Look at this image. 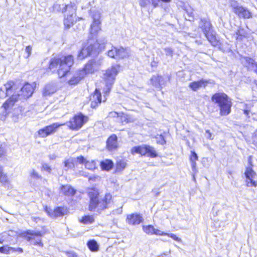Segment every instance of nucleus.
I'll return each mask as SVG.
<instances>
[{"label":"nucleus","instance_id":"1","mask_svg":"<svg viewBox=\"0 0 257 257\" xmlns=\"http://www.w3.org/2000/svg\"><path fill=\"white\" fill-rule=\"evenodd\" d=\"M87 194L89 199L88 206L89 211L100 212L109 206L112 199L110 193L106 194L102 199H100L98 189L95 187H90L87 189Z\"/></svg>","mask_w":257,"mask_h":257},{"label":"nucleus","instance_id":"2","mask_svg":"<svg viewBox=\"0 0 257 257\" xmlns=\"http://www.w3.org/2000/svg\"><path fill=\"white\" fill-rule=\"evenodd\" d=\"M73 63L74 60L72 55L53 58L50 61L49 69L53 72H57L59 77L61 78L69 71Z\"/></svg>","mask_w":257,"mask_h":257},{"label":"nucleus","instance_id":"3","mask_svg":"<svg viewBox=\"0 0 257 257\" xmlns=\"http://www.w3.org/2000/svg\"><path fill=\"white\" fill-rule=\"evenodd\" d=\"M41 228V231H36L30 229L23 231L19 233V236L27 241L31 242L32 245L42 248L44 243L41 237L48 233V230L45 226H43Z\"/></svg>","mask_w":257,"mask_h":257},{"label":"nucleus","instance_id":"4","mask_svg":"<svg viewBox=\"0 0 257 257\" xmlns=\"http://www.w3.org/2000/svg\"><path fill=\"white\" fill-rule=\"evenodd\" d=\"M36 85L35 83L32 84L26 83L20 90L18 96L13 95L9 99L4 103L3 107L4 110L7 111L12 107L15 103L17 101L18 98L20 99H27L31 96L34 92Z\"/></svg>","mask_w":257,"mask_h":257},{"label":"nucleus","instance_id":"5","mask_svg":"<svg viewBox=\"0 0 257 257\" xmlns=\"http://www.w3.org/2000/svg\"><path fill=\"white\" fill-rule=\"evenodd\" d=\"M212 101L217 104L221 112H230L232 106L231 99L224 93H216L211 98Z\"/></svg>","mask_w":257,"mask_h":257},{"label":"nucleus","instance_id":"6","mask_svg":"<svg viewBox=\"0 0 257 257\" xmlns=\"http://www.w3.org/2000/svg\"><path fill=\"white\" fill-rule=\"evenodd\" d=\"M92 41V40L90 39L87 44L83 47L78 55L79 59H83L92 53H98V50L103 47V43H100L97 40L96 43L93 44Z\"/></svg>","mask_w":257,"mask_h":257},{"label":"nucleus","instance_id":"7","mask_svg":"<svg viewBox=\"0 0 257 257\" xmlns=\"http://www.w3.org/2000/svg\"><path fill=\"white\" fill-rule=\"evenodd\" d=\"M87 116L82 113H78L73 116L68 121V127L72 131H78L88 121Z\"/></svg>","mask_w":257,"mask_h":257},{"label":"nucleus","instance_id":"8","mask_svg":"<svg viewBox=\"0 0 257 257\" xmlns=\"http://www.w3.org/2000/svg\"><path fill=\"white\" fill-rule=\"evenodd\" d=\"M248 161L250 166L246 168L244 172L245 183L248 187H256L257 186V174L252 168L253 165L251 163V156L248 157Z\"/></svg>","mask_w":257,"mask_h":257},{"label":"nucleus","instance_id":"9","mask_svg":"<svg viewBox=\"0 0 257 257\" xmlns=\"http://www.w3.org/2000/svg\"><path fill=\"white\" fill-rule=\"evenodd\" d=\"M76 7L74 4H70L67 5H65L62 12H65L68 11L70 14L67 15V17L65 18L64 20V26L69 28L72 26L75 22V12H76Z\"/></svg>","mask_w":257,"mask_h":257},{"label":"nucleus","instance_id":"10","mask_svg":"<svg viewBox=\"0 0 257 257\" xmlns=\"http://www.w3.org/2000/svg\"><path fill=\"white\" fill-rule=\"evenodd\" d=\"M131 153L133 155L135 154H139L141 155L147 154L152 158H155L157 156L153 147L145 145L133 147L131 150Z\"/></svg>","mask_w":257,"mask_h":257},{"label":"nucleus","instance_id":"11","mask_svg":"<svg viewBox=\"0 0 257 257\" xmlns=\"http://www.w3.org/2000/svg\"><path fill=\"white\" fill-rule=\"evenodd\" d=\"M91 15L93 22L90 27V34L93 37L101 30L100 15L98 11H91Z\"/></svg>","mask_w":257,"mask_h":257},{"label":"nucleus","instance_id":"12","mask_svg":"<svg viewBox=\"0 0 257 257\" xmlns=\"http://www.w3.org/2000/svg\"><path fill=\"white\" fill-rule=\"evenodd\" d=\"M100 65L99 61L95 60L89 61L85 66V67L82 70H79L80 72L83 71L85 72V76L88 74L92 73L95 71H96Z\"/></svg>","mask_w":257,"mask_h":257},{"label":"nucleus","instance_id":"13","mask_svg":"<svg viewBox=\"0 0 257 257\" xmlns=\"http://www.w3.org/2000/svg\"><path fill=\"white\" fill-rule=\"evenodd\" d=\"M69 212V208L66 206H57L52 210V218L62 217L67 215Z\"/></svg>","mask_w":257,"mask_h":257},{"label":"nucleus","instance_id":"14","mask_svg":"<svg viewBox=\"0 0 257 257\" xmlns=\"http://www.w3.org/2000/svg\"><path fill=\"white\" fill-rule=\"evenodd\" d=\"M90 106L92 108L96 107L101 102V95L99 90L96 89L93 94L90 96Z\"/></svg>","mask_w":257,"mask_h":257},{"label":"nucleus","instance_id":"15","mask_svg":"<svg viewBox=\"0 0 257 257\" xmlns=\"http://www.w3.org/2000/svg\"><path fill=\"white\" fill-rule=\"evenodd\" d=\"M60 190L63 195L67 197H73L77 192L76 190L70 185H61Z\"/></svg>","mask_w":257,"mask_h":257},{"label":"nucleus","instance_id":"16","mask_svg":"<svg viewBox=\"0 0 257 257\" xmlns=\"http://www.w3.org/2000/svg\"><path fill=\"white\" fill-rule=\"evenodd\" d=\"M143 217L138 214H132L128 215L126 218V222L129 224H139L143 221Z\"/></svg>","mask_w":257,"mask_h":257},{"label":"nucleus","instance_id":"17","mask_svg":"<svg viewBox=\"0 0 257 257\" xmlns=\"http://www.w3.org/2000/svg\"><path fill=\"white\" fill-rule=\"evenodd\" d=\"M234 14L240 18L250 19L252 17L251 13L247 8L242 6L239 7Z\"/></svg>","mask_w":257,"mask_h":257},{"label":"nucleus","instance_id":"18","mask_svg":"<svg viewBox=\"0 0 257 257\" xmlns=\"http://www.w3.org/2000/svg\"><path fill=\"white\" fill-rule=\"evenodd\" d=\"M199 27L201 29L204 34L212 31V26L210 22L205 18L201 19Z\"/></svg>","mask_w":257,"mask_h":257},{"label":"nucleus","instance_id":"19","mask_svg":"<svg viewBox=\"0 0 257 257\" xmlns=\"http://www.w3.org/2000/svg\"><path fill=\"white\" fill-rule=\"evenodd\" d=\"M208 83V81L202 79L198 81L193 82L189 84V87L194 91H197L201 87H205Z\"/></svg>","mask_w":257,"mask_h":257},{"label":"nucleus","instance_id":"20","mask_svg":"<svg viewBox=\"0 0 257 257\" xmlns=\"http://www.w3.org/2000/svg\"><path fill=\"white\" fill-rule=\"evenodd\" d=\"M85 77V72L78 71L77 73L74 75L69 81V83L71 85H75L78 83L82 79Z\"/></svg>","mask_w":257,"mask_h":257},{"label":"nucleus","instance_id":"21","mask_svg":"<svg viewBox=\"0 0 257 257\" xmlns=\"http://www.w3.org/2000/svg\"><path fill=\"white\" fill-rule=\"evenodd\" d=\"M56 91V87L53 84L46 85L43 90V95L46 96L54 93Z\"/></svg>","mask_w":257,"mask_h":257},{"label":"nucleus","instance_id":"22","mask_svg":"<svg viewBox=\"0 0 257 257\" xmlns=\"http://www.w3.org/2000/svg\"><path fill=\"white\" fill-rule=\"evenodd\" d=\"M0 183L4 186H9L10 184V180L7 175L3 171V168L0 166Z\"/></svg>","mask_w":257,"mask_h":257},{"label":"nucleus","instance_id":"23","mask_svg":"<svg viewBox=\"0 0 257 257\" xmlns=\"http://www.w3.org/2000/svg\"><path fill=\"white\" fill-rule=\"evenodd\" d=\"M61 124L57 123H53L50 125L45 126L49 135H51L55 133L58 130V128L61 125Z\"/></svg>","mask_w":257,"mask_h":257},{"label":"nucleus","instance_id":"24","mask_svg":"<svg viewBox=\"0 0 257 257\" xmlns=\"http://www.w3.org/2000/svg\"><path fill=\"white\" fill-rule=\"evenodd\" d=\"M115 49L116 56L118 58H122L128 56L129 52L126 49H124L122 47H120L119 48H115Z\"/></svg>","mask_w":257,"mask_h":257},{"label":"nucleus","instance_id":"25","mask_svg":"<svg viewBox=\"0 0 257 257\" xmlns=\"http://www.w3.org/2000/svg\"><path fill=\"white\" fill-rule=\"evenodd\" d=\"M208 41L213 45L216 46L218 42L217 41L215 35L211 31L204 34Z\"/></svg>","mask_w":257,"mask_h":257},{"label":"nucleus","instance_id":"26","mask_svg":"<svg viewBox=\"0 0 257 257\" xmlns=\"http://www.w3.org/2000/svg\"><path fill=\"white\" fill-rule=\"evenodd\" d=\"M79 222L84 224H91L94 222V218L93 215H86L80 218Z\"/></svg>","mask_w":257,"mask_h":257},{"label":"nucleus","instance_id":"27","mask_svg":"<svg viewBox=\"0 0 257 257\" xmlns=\"http://www.w3.org/2000/svg\"><path fill=\"white\" fill-rule=\"evenodd\" d=\"M87 245L89 249L91 251L95 252L98 250V245L94 239L88 240L87 242Z\"/></svg>","mask_w":257,"mask_h":257},{"label":"nucleus","instance_id":"28","mask_svg":"<svg viewBox=\"0 0 257 257\" xmlns=\"http://www.w3.org/2000/svg\"><path fill=\"white\" fill-rule=\"evenodd\" d=\"M126 166V162L124 159H120L117 161L115 172H119L122 171Z\"/></svg>","mask_w":257,"mask_h":257},{"label":"nucleus","instance_id":"29","mask_svg":"<svg viewBox=\"0 0 257 257\" xmlns=\"http://www.w3.org/2000/svg\"><path fill=\"white\" fill-rule=\"evenodd\" d=\"M104 79H105L107 85L111 84L112 81V69H107L104 74Z\"/></svg>","mask_w":257,"mask_h":257},{"label":"nucleus","instance_id":"30","mask_svg":"<svg viewBox=\"0 0 257 257\" xmlns=\"http://www.w3.org/2000/svg\"><path fill=\"white\" fill-rule=\"evenodd\" d=\"M100 166L102 170L108 171L112 167V162L111 160H106L101 162Z\"/></svg>","mask_w":257,"mask_h":257},{"label":"nucleus","instance_id":"31","mask_svg":"<svg viewBox=\"0 0 257 257\" xmlns=\"http://www.w3.org/2000/svg\"><path fill=\"white\" fill-rule=\"evenodd\" d=\"M162 79V77L161 76H153L151 78V81L153 85L158 86L161 84Z\"/></svg>","mask_w":257,"mask_h":257},{"label":"nucleus","instance_id":"32","mask_svg":"<svg viewBox=\"0 0 257 257\" xmlns=\"http://www.w3.org/2000/svg\"><path fill=\"white\" fill-rule=\"evenodd\" d=\"M64 165L68 169L75 167V160L73 159H67L64 161Z\"/></svg>","mask_w":257,"mask_h":257},{"label":"nucleus","instance_id":"33","mask_svg":"<svg viewBox=\"0 0 257 257\" xmlns=\"http://www.w3.org/2000/svg\"><path fill=\"white\" fill-rule=\"evenodd\" d=\"M143 229L144 231L148 234H154L155 228L153 225H149L143 226Z\"/></svg>","mask_w":257,"mask_h":257},{"label":"nucleus","instance_id":"34","mask_svg":"<svg viewBox=\"0 0 257 257\" xmlns=\"http://www.w3.org/2000/svg\"><path fill=\"white\" fill-rule=\"evenodd\" d=\"M12 250V247L9 246L8 245L0 246V252L1 253L9 254Z\"/></svg>","mask_w":257,"mask_h":257},{"label":"nucleus","instance_id":"35","mask_svg":"<svg viewBox=\"0 0 257 257\" xmlns=\"http://www.w3.org/2000/svg\"><path fill=\"white\" fill-rule=\"evenodd\" d=\"M37 134L39 137L42 138L49 136L45 127L39 130L37 132Z\"/></svg>","mask_w":257,"mask_h":257},{"label":"nucleus","instance_id":"36","mask_svg":"<svg viewBox=\"0 0 257 257\" xmlns=\"http://www.w3.org/2000/svg\"><path fill=\"white\" fill-rule=\"evenodd\" d=\"M37 134L39 137L42 138L49 136L45 127L39 130L37 132Z\"/></svg>","mask_w":257,"mask_h":257},{"label":"nucleus","instance_id":"37","mask_svg":"<svg viewBox=\"0 0 257 257\" xmlns=\"http://www.w3.org/2000/svg\"><path fill=\"white\" fill-rule=\"evenodd\" d=\"M192 170V177L193 180H195V175L198 173V169L197 168L196 162H190Z\"/></svg>","mask_w":257,"mask_h":257},{"label":"nucleus","instance_id":"38","mask_svg":"<svg viewBox=\"0 0 257 257\" xmlns=\"http://www.w3.org/2000/svg\"><path fill=\"white\" fill-rule=\"evenodd\" d=\"M76 160L79 164H84L86 167H87L88 164H90V162L88 161H87L82 156L77 157Z\"/></svg>","mask_w":257,"mask_h":257},{"label":"nucleus","instance_id":"39","mask_svg":"<svg viewBox=\"0 0 257 257\" xmlns=\"http://www.w3.org/2000/svg\"><path fill=\"white\" fill-rule=\"evenodd\" d=\"M230 5L232 9L233 12L234 13V12L237 10V9L241 7V6H239V4L237 3L236 1H231L230 2Z\"/></svg>","mask_w":257,"mask_h":257},{"label":"nucleus","instance_id":"40","mask_svg":"<svg viewBox=\"0 0 257 257\" xmlns=\"http://www.w3.org/2000/svg\"><path fill=\"white\" fill-rule=\"evenodd\" d=\"M41 170L42 171H45L48 172V173H51L52 169L50 166H49L48 164H43L42 165Z\"/></svg>","mask_w":257,"mask_h":257},{"label":"nucleus","instance_id":"41","mask_svg":"<svg viewBox=\"0 0 257 257\" xmlns=\"http://www.w3.org/2000/svg\"><path fill=\"white\" fill-rule=\"evenodd\" d=\"M198 159L197 154L194 151L191 152V155L189 157L190 162H196Z\"/></svg>","mask_w":257,"mask_h":257},{"label":"nucleus","instance_id":"42","mask_svg":"<svg viewBox=\"0 0 257 257\" xmlns=\"http://www.w3.org/2000/svg\"><path fill=\"white\" fill-rule=\"evenodd\" d=\"M151 3V0H139L140 6L142 8H145Z\"/></svg>","mask_w":257,"mask_h":257},{"label":"nucleus","instance_id":"43","mask_svg":"<svg viewBox=\"0 0 257 257\" xmlns=\"http://www.w3.org/2000/svg\"><path fill=\"white\" fill-rule=\"evenodd\" d=\"M13 84L14 82L10 81L5 85V88L4 89L6 91L7 93H8L9 91L12 88Z\"/></svg>","mask_w":257,"mask_h":257},{"label":"nucleus","instance_id":"44","mask_svg":"<svg viewBox=\"0 0 257 257\" xmlns=\"http://www.w3.org/2000/svg\"><path fill=\"white\" fill-rule=\"evenodd\" d=\"M166 235L170 237L173 239H174V240H176V241H177L178 242H181V239L180 237H178L175 234L167 233Z\"/></svg>","mask_w":257,"mask_h":257},{"label":"nucleus","instance_id":"45","mask_svg":"<svg viewBox=\"0 0 257 257\" xmlns=\"http://www.w3.org/2000/svg\"><path fill=\"white\" fill-rule=\"evenodd\" d=\"M166 55L172 56L173 55V50L171 48L166 47L164 49Z\"/></svg>","mask_w":257,"mask_h":257},{"label":"nucleus","instance_id":"46","mask_svg":"<svg viewBox=\"0 0 257 257\" xmlns=\"http://www.w3.org/2000/svg\"><path fill=\"white\" fill-rule=\"evenodd\" d=\"M30 176L32 178L35 179H40L41 178V176L35 170H33L31 172Z\"/></svg>","mask_w":257,"mask_h":257},{"label":"nucleus","instance_id":"47","mask_svg":"<svg viewBox=\"0 0 257 257\" xmlns=\"http://www.w3.org/2000/svg\"><path fill=\"white\" fill-rule=\"evenodd\" d=\"M154 234H156L157 235L164 236V235H166L167 233L164 232L163 231H162L159 229L155 228Z\"/></svg>","mask_w":257,"mask_h":257},{"label":"nucleus","instance_id":"48","mask_svg":"<svg viewBox=\"0 0 257 257\" xmlns=\"http://www.w3.org/2000/svg\"><path fill=\"white\" fill-rule=\"evenodd\" d=\"M112 142V138L111 136H110L108 138V139H107V142H106L107 147L108 149H109V150L111 149V148L112 146V145L111 144Z\"/></svg>","mask_w":257,"mask_h":257},{"label":"nucleus","instance_id":"49","mask_svg":"<svg viewBox=\"0 0 257 257\" xmlns=\"http://www.w3.org/2000/svg\"><path fill=\"white\" fill-rule=\"evenodd\" d=\"M32 47L31 46H28L25 49V52L27 53L26 58H29L31 54Z\"/></svg>","mask_w":257,"mask_h":257},{"label":"nucleus","instance_id":"50","mask_svg":"<svg viewBox=\"0 0 257 257\" xmlns=\"http://www.w3.org/2000/svg\"><path fill=\"white\" fill-rule=\"evenodd\" d=\"M44 211L46 212V213L48 214V216H49L50 217L52 218V211L49 207H48L47 206H45L44 207Z\"/></svg>","mask_w":257,"mask_h":257},{"label":"nucleus","instance_id":"51","mask_svg":"<svg viewBox=\"0 0 257 257\" xmlns=\"http://www.w3.org/2000/svg\"><path fill=\"white\" fill-rule=\"evenodd\" d=\"M120 70V66L119 65H117L115 67H113V74H116L118 72H119Z\"/></svg>","mask_w":257,"mask_h":257},{"label":"nucleus","instance_id":"52","mask_svg":"<svg viewBox=\"0 0 257 257\" xmlns=\"http://www.w3.org/2000/svg\"><path fill=\"white\" fill-rule=\"evenodd\" d=\"M12 252H18L19 253H22L23 252V249L21 247L15 248L12 247Z\"/></svg>","mask_w":257,"mask_h":257},{"label":"nucleus","instance_id":"53","mask_svg":"<svg viewBox=\"0 0 257 257\" xmlns=\"http://www.w3.org/2000/svg\"><path fill=\"white\" fill-rule=\"evenodd\" d=\"M186 13L187 14L189 17L192 18L193 17V11L191 9H185Z\"/></svg>","mask_w":257,"mask_h":257},{"label":"nucleus","instance_id":"54","mask_svg":"<svg viewBox=\"0 0 257 257\" xmlns=\"http://www.w3.org/2000/svg\"><path fill=\"white\" fill-rule=\"evenodd\" d=\"M66 254L68 257H78L77 254L74 252L68 251L66 252Z\"/></svg>","mask_w":257,"mask_h":257},{"label":"nucleus","instance_id":"55","mask_svg":"<svg viewBox=\"0 0 257 257\" xmlns=\"http://www.w3.org/2000/svg\"><path fill=\"white\" fill-rule=\"evenodd\" d=\"M246 61L248 63L251 64L252 65H254V66L255 64H257V63L255 62L254 60L250 58H246Z\"/></svg>","mask_w":257,"mask_h":257},{"label":"nucleus","instance_id":"56","mask_svg":"<svg viewBox=\"0 0 257 257\" xmlns=\"http://www.w3.org/2000/svg\"><path fill=\"white\" fill-rule=\"evenodd\" d=\"M117 114V117H121V119H122V118H123L124 119V121L127 122V119L126 117V115H125L124 113H116Z\"/></svg>","mask_w":257,"mask_h":257},{"label":"nucleus","instance_id":"57","mask_svg":"<svg viewBox=\"0 0 257 257\" xmlns=\"http://www.w3.org/2000/svg\"><path fill=\"white\" fill-rule=\"evenodd\" d=\"M5 90L4 89H3V88L0 89V96L1 97H5L7 96L8 93H7V92L5 93Z\"/></svg>","mask_w":257,"mask_h":257},{"label":"nucleus","instance_id":"58","mask_svg":"<svg viewBox=\"0 0 257 257\" xmlns=\"http://www.w3.org/2000/svg\"><path fill=\"white\" fill-rule=\"evenodd\" d=\"M113 149H115L117 147V146L116 145V140H117V137L116 135H113Z\"/></svg>","mask_w":257,"mask_h":257},{"label":"nucleus","instance_id":"59","mask_svg":"<svg viewBox=\"0 0 257 257\" xmlns=\"http://www.w3.org/2000/svg\"><path fill=\"white\" fill-rule=\"evenodd\" d=\"M206 137L207 139H209L210 140L213 139V138H212L211 133L209 132V131H208V130L206 131Z\"/></svg>","mask_w":257,"mask_h":257},{"label":"nucleus","instance_id":"60","mask_svg":"<svg viewBox=\"0 0 257 257\" xmlns=\"http://www.w3.org/2000/svg\"><path fill=\"white\" fill-rule=\"evenodd\" d=\"M5 151L4 149L2 146H0V158L3 157L5 155Z\"/></svg>","mask_w":257,"mask_h":257},{"label":"nucleus","instance_id":"61","mask_svg":"<svg viewBox=\"0 0 257 257\" xmlns=\"http://www.w3.org/2000/svg\"><path fill=\"white\" fill-rule=\"evenodd\" d=\"M122 205H121L119 208H118L115 211V213L117 214H119L121 213V212H122Z\"/></svg>","mask_w":257,"mask_h":257},{"label":"nucleus","instance_id":"62","mask_svg":"<svg viewBox=\"0 0 257 257\" xmlns=\"http://www.w3.org/2000/svg\"><path fill=\"white\" fill-rule=\"evenodd\" d=\"M160 138L161 139V140L159 141L158 142L161 145H164V144H165L166 142L162 136H160Z\"/></svg>","mask_w":257,"mask_h":257},{"label":"nucleus","instance_id":"63","mask_svg":"<svg viewBox=\"0 0 257 257\" xmlns=\"http://www.w3.org/2000/svg\"><path fill=\"white\" fill-rule=\"evenodd\" d=\"M97 178L98 177L97 176L90 177L88 178V181H95L96 179H97Z\"/></svg>","mask_w":257,"mask_h":257},{"label":"nucleus","instance_id":"64","mask_svg":"<svg viewBox=\"0 0 257 257\" xmlns=\"http://www.w3.org/2000/svg\"><path fill=\"white\" fill-rule=\"evenodd\" d=\"M108 55L110 57H112V50H110L108 51Z\"/></svg>","mask_w":257,"mask_h":257}]
</instances>
